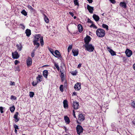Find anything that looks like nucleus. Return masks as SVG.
<instances>
[{"instance_id":"obj_1","label":"nucleus","mask_w":135,"mask_h":135,"mask_svg":"<svg viewBox=\"0 0 135 135\" xmlns=\"http://www.w3.org/2000/svg\"><path fill=\"white\" fill-rule=\"evenodd\" d=\"M96 33L98 37H103L105 35V32L103 29L102 28H99L97 30Z\"/></svg>"},{"instance_id":"obj_2","label":"nucleus","mask_w":135,"mask_h":135,"mask_svg":"<svg viewBox=\"0 0 135 135\" xmlns=\"http://www.w3.org/2000/svg\"><path fill=\"white\" fill-rule=\"evenodd\" d=\"M83 46L85 48V50L89 52L93 51L94 49V46L91 44L84 45Z\"/></svg>"},{"instance_id":"obj_3","label":"nucleus","mask_w":135,"mask_h":135,"mask_svg":"<svg viewBox=\"0 0 135 135\" xmlns=\"http://www.w3.org/2000/svg\"><path fill=\"white\" fill-rule=\"evenodd\" d=\"M76 129L78 134L80 135L83 132V129L82 127L80 125H78L76 128Z\"/></svg>"},{"instance_id":"obj_4","label":"nucleus","mask_w":135,"mask_h":135,"mask_svg":"<svg viewBox=\"0 0 135 135\" xmlns=\"http://www.w3.org/2000/svg\"><path fill=\"white\" fill-rule=\"evenodd\" d=\"M81 84L79 83H78L75 84L74 86V88L76 90H79L81 88Z\"/></svg>"},{"instance_id":"obj_5","label":"nucleus","mask_w":135,"mask_h":135,"mask_svg":"<svg viewBox=\"0 0 135 135\" xmlns=\"http://www.w3.org/2000/svg\"><path fill=\"white\" fill-rule=\"evenodd\" d=\"M12 58L13 59H17L19 57V55L17 51H15L14 52H12Z\"/></svg>"},{"instance_id":"obj_6","label":"nucleus","mask_w":135,"mask_h":135,"mask_svg":"<svg viewBox=\"0 0 135 135\" xmlns=\"http://www.w3.org/2000/svg\"><path fill=\"white\" fill-rule=\"evenodd\" d=\"M84 41L85 42V45L89 44V43L90 41V37L88 35H87L86 37L84 38Z\"/></svg>"},{"instance_id":"obj_7","label":"nucleus","mask_w":135,"mask_h":135,"mask_svg":"<svg viewBox=\"0 0 135 135\" xmlns=\"http://www.w3.org/2000/svg\"><path fill=\"white\" fill-rule=\"evenodd\" d=\"M79 104L78 103L76 102H73V107L75 109H78L79 107Z\"/></svg>"},{"instance_id":"obj_8","label":"nucleus","mask_w":135,"mask_h":135,"mask_svg":"<svg viewBox=\"0 0 135 135\" xmlns=\"http://www.w3.org/2000/svg\"><path fill=\"white\" fill-rule=\"evenodd\" d=\"M125 53L128 57H130L132 54V51L128 49H127L125 51Z\"/></svg>"},{"instance_id":"obj_9","label":"nucleus","mask_w":135,"mask_h":135,"mask_svg":"<svg viewBox=\"0 0 135 135\" xmlns=\"http://www.w3.org/2000/svg\"><path fill=\"white\" fill-rule=\"evenodd\" d=\"M32 59L30 57H28L27 60V66H30L32 64Z\"/></svg>"},{"instance_id":"obj_10","label":"nucleus","mask_w":135,"mask_h":135,"mask_svg":"<svg viewBox=\"0 0 135 135\" xmlns=\"http://www.w3.org/2000/svg\"><path fill=\"white\" fill-rule=\"evenodd\" d=\"M87 9L90 13H93L94 10L93 7L88 5L87 6Z\"/></svg>"},{"instance_id":"obj_11","label":"nucleus","mask_w":135,"mask_h":135,"mask_svg":"<svg viewBox=\"0 0 135 135\" xmlns=\"http://www.w3.org/2000/svg\"><path fill=\"white\" fill-rule=\"evenodd\" d=\"M107 49L108 51L110 52L112 55L114 56L116 55L115 52L114 51L112 50L109 47H108Z\"/></svg>"},{"instance_id":"obj_12","label":"nucleus","mask_w":135,"mask_h":135,"mask_svg":"<svg viewBox=\"0 0 135 135\" xmlns=\"http://www.w3.org/2000/svg\"><path fill=\"white\" fill-rule=\"evenodd\" d=\"M55 54L56 56L54 55L55 57H61V55L60 52L57 50H56L55 52Z\"/></svg>"},{"instance_id":"obj_13","label":"nucleus","mask_w":135,"mask_h":135,"mask_svg":"<svg viewBox=\"0 0 135 135\" xmlns=\"http://www.w3.org/2000/svg\"><path fill=\"white\" fill-rule=\"evenodd\" d=\"M78 119L81 121H82L84 120L85 118L84 116L82 114H81L79 115Z\"/></svg>"},{"instance_id":"obj_14","label":"nucleus","mask_w":135,"mask_h":135,"mask_svg":"<svg viewBox=\"0 0 135 135\" xmlns=\"http://www.w3.org/2000/svg\"><path fill=\"white\" fill-rule=\"evenodd\" d=\"M41 37L40 35H38L35 37L34 40L33 41H38L40 40V38Z\"/></svg>"},{"instance_id":"obj_15","label":"nucleus","mask_w":135,"mask_h":135,"mask_svg":"<svg viewBox=\"0 0 135 135\" xmlns=\"http://www.w3.org/2000/svg\"><path fill=\"white\" fill-rule=\"evenodd\" d=\"M93 17L96 21H98L100 18L99 16L95 14H93Z\"/></svg>"},{"instance_id":"obj_16","label":"nucleus","mask_w":135,"mask_h":135,"mask_svg":"<svg viewBox=\"0 0 135 135\" xmlns=\"http://www.w3.org/2000/svg\"><path fill=\"white\" fill-rule=\"evenodd\" d=\"M73 55L74 56H77L78 54V51L77 50L73 49L72 51Z\"/></svg>"},{"instance_id":"obj_17","label":"nucleus","mask_w":135,"mask_h":135,"mask_svg":"<svg viewBox=\"0 0 135 135\" xmlns=\"http://www.w3.org/2000/svg\"><path fill=\"white\" fill-rule=\"evenodd\" d=\"M64 107L65 108H67L68 107V102L67 100H65L63 101Z\"/></svg>"},{"instance_id":"obj_18","label":"nucleus","mask_w":135,"mask_h":135,"mask_svg":"<svg viewBox=\"0 0 135 135\" xmlns=\"http://www.w3.org/2000/svg\"><path fill=\"white\" fill-rule=\"evenodd\" d=\"M119 5L123 8H126L127 7L126 3L124 2H121L119 4Z\"/></svg>"},{"instance_id":"obj_19","label":"nucleus","mask_w":135,"mask_h":135,"mask_svg":"<svg viewBox=\"0 0 135 135\" xmlns=\"http://www.w3.org/2000/svg\"><path fill=\"white\" fill-rule=\"evenodd\" d=\"M48 71L47 70H45L43 72V75L44 77L46 78H47L48 75Z\"/></svg>"},{"instance_id":"obj_20","label":"nucleus","mask_w":135,"mask_h":135,"mask_svg":"<svg viewBox=\"0 0 135 135\" xmlns=\"http://www.w3.org/2000/svg\"><path fill=\"white\" fill-rule=\"evenodd\" d=\"M26 33L27 36H29L31 34V30H30L27 29L26 31Z\"/></svg>"},{"instance_id":"obj_21","label":"nucleus","mask_w":135,"mask_h":135,"mask_svg":"<svg viewBox=\"0 0 135 135\" xmlns=\"http://www.w3.org/2000/svg\"><path fill=\"white\" fill-rule=\"evenodd\" d=\"M78 28L80 32H81L83 30V28L82 26L80 24L78 26Z\"/></svg>"},{"instance_id":"obj_22","label":"nucleus","mask_w":135,"mask_h":135,"mask_svg":"<svg viewBox=\"0 0 135 135\" xmlns=\"http://www.w3.org/2000/svg\"><path fill=\"white\" fill-rule=\"evenodd\" d=\"M44 20L47 23H48L49 22V19L48 18V17L45 15H44Z\"/></svg>"},{"instance_id":"obj_23","label":"nucleus","mask_w":135,"mask_h":135,"mask_svg":"<svg viewBox=\"0 0 135 135\" xmlns=\"http://www.w3.org/2000/svg\"><path fill=\"white\" fill-rule=\"evenodd\" d=\"M64 119L66 122L67 123H69L70 122L69 119L67 116H64Z\"/></svg>"},{"instance_id":"obj_24","label":"nucleus","mask_w":135,"mask_h":135,"mask_svg":"<svg viewBox=\"0 0 135 135\" xmlns=\"http://www.w3.org/2000/svg\"><path fill=\"white\" fill-rule=\"evenodd\" d=\"M16 46L17 47V49H18L20 51H21L22 46L21 44H17L16 45Z\"/></svg>"},{"instance_id":"obj_25","label":"nucleus","mask_w":135,"mask_h":135,"mask_svg":"<svg viewBox=\"0 0 135 135\" xmlns=\"http://www.w3.org/2000/svg\"><path fill=\"white\" fill-rule=\"evenodd\" d=\"M42 76L41 75H38V76L36 77V79L37 80V82L39 83L41 81V78Z\"/></svg>"},{"instance_id":"obj_26","label":"nucleus","mask_w":135,"mask_h":135,"mask_svg":"<svg viewBox=\"0 0 135 135\" xmlns=\"http://www.w3.org/2000/svg\"><path fill=\"white\" fill-rule=\"evenodd\" d=\"M33 43L35 45H36V48L37 49L39 46L40 45V44L37 41H33Z\"/></svg>"},{"instance_id":"obj_27","label":"nucleus","mask_w":135,"mask_h":135,"mask_svg":"<svg viewBox=\"0 0 135 135\" xmlns=\"http://www.w3.org/2000/svg\"><path fill=\"white\" fill-rule=\"evenodd\" d=\"M102 27L103 28L106 29L107 30H108V26L105 24H103L102 25Z\"/></svg>"},{"instance_id":"obj_28","label":"nucleus","mask_w":135,"mask_h":135,"mask_svg":"<svg viewBox=\"0 0 135 135\" xmlns=\"http://www.w3.org/2000/svg\"><path fill=\"white\" fill-rule=\"evenodd\" d=\"M40 42L41 46H42L44 45V42L43 41V38L42 36H41L40 38Z\"/></svg>"},{"instance_id":"obj_29","label":"nucleus","mask_w":135,"mask_h":135,"mask_svg":"<svg viewBox=\"0 0 135 135\" xmlns=\"http://www.w3.org/2000/svg\"><path fill=\"white\" fill-rule=\"evenodd\" d=\"M15 109V108L14 105L12 106V107H10V110L12 112H13L14 111Z\"/></svg>"},{"instance_id":"obj_30","label":"nucleus","mask_w":135,"mask_h":135,"mask_svg":"<svg viewBox=\"0 0 135 135\" xmlns=\"http://www.w3.org/2000/svg\"><path fill=\"white\" fill-rule=\"evenodd\" d=\"M21 13L25 16H26L27 15V12L25 10H23L21 12Z\"/></svg>"},{"instance_id":"obj_31","label":"nucleus","mask_w":135,"mask_h":135,"mask_svg":"<svg viewBox=\"0 0 135 135\" xmlns=\"http://www.w3.org/2000/svg\"><path fill=\"white\" fill-rule=\"evenodd\" d=\"M131 105L133 108H135V101L132 100L131 101Z\"/></svg>"},{"instance_id":"obj_32","label":"nucleus","mask_w":135,"mask_h":135,"mask_svg":"<svg viewBox=\"0 0 135 135\" xmlns=\"http://www.w3.org/2000/svg\"><path fill=\"white\" fill-rule=\"evenodd\" d=\"M64 73H61V76H61V79L62 81H63L64 79L65 78V77L64 76Z\"/></svg>"},{"instance_id":"obj_33","label":"nucleus","mask_w":135,"mask_h":135,"mask_svg":"<svg viewBox=\"0 0 135 135\" xmlns=\"http://www.w3.org/2000/svg\"><path fill=\"white\" fill-rule=\"evenodd\" d=\"M4 108H5L3 107H0V111L1 113H3V110L4 109Z\"/></svg>"},{"instance_id":"obj_34","label":"nucleus","mask_w":135,"mask_h":135,"mask_svg":"<svg viewBox=\"0 0 135 135\" xmlns=\"http://www.w3.org/2000/svg\"><path fill=\"white\" fill-rule=\"evenodd\" d=\"M34 95V92H30V96L31 98L33 97Z\"/></svg>"},{"instance_id":"obj_35","label":"nucleus","mask_w":135,"mask_h":135,"mask_svg":"<svg viewBox=\"0 0 135 135\" xmlns=\"http://www.w3.org/2000/svg\"><path fill=\"white\" fill-rule=\"evenodd\" d=\"M64 86L63 85H61L60 87V90L61 92H63V91Z\"/></svg>"},{"instance_id":"obj_36","label":"nucleus","mask_w":135,"mask_h":135,"mask_svg":"<svg viewBox=\"0 0 135 135\" xmlns=\"http://www.w3.org/2000/svg\"><path fill=\"white\" fill-rule=\"evenodd\" d=\"M74 4L75 5L79 6V4L78 2V0H74Z\"/></svg>"},{"instance_id":"obj_37","label":"nucleus","mask_w":135,"mask_h":135,"mask_svg":"<svg viewBox=\"0 0 135 135\" xmlns=\"http://www.w3.org/2000/svg\"><path fill=\"white\" fill-rule=\"evenodd\" d=\"M90 27H93L94 28L97 29V27L93 23H92L90 26Z\"/></svg>"},{"instance_id":"obj_38","label":"nucleus","mask_w":135,"mask_h":135,"mask_svg":"<svg viewBox=\"0 0 135 135\" xmlns=\"http://www.w3.org/2000/svg\"><path fill=\"white\" fill-rule=\"evenodd\" d=\"M72 47V45H70L69 46V47L68 48V52H69V51L71 50Z\"/></svg>"},{"instance_id":"obj_39","label":"nucleus","mask_w":135,"mask_h":135,"mask_svg":"<svg viewBox=\"0 0 135 135\" xmlns=\"http://www.w3.org/2000/svg\"><path fill=\"white\" fill-rule=\"evenodd\" d=\"M10 85L11 86H14L15 85V83L14 82L10 81Z\"/></svg>"},{"instance_id":"obj_40","label":"nucleus","mask_w":135,"mask_h":135,"mask_svg":"<svg viewBox=\"0 0 135 135\" xmlns=\"http://www.w3.org/2000/svg\"><path fill=\"white\" fill-rule=\"evenodd\" d=\"M28 8L30 9H31V11H33V8L30 5H28L27 6Z\"/></svg>"},{"instance_id":"obj_41","label":"nucleus","mask_w":135,"mask_h":135,"mask_svg":"<svg viewBox=\"0 0 135 135\" xmlns=\"http://www.w3.org/2000/svg\"><path fill=\"white\" fill-rule=\"evenodd\" d=\"M18 112H16L15 115H14V116L13 117V118H15V117H18Z\"/></svg>"},{"instance_id":"obj_42","label":"nucleus","mask_w":135,"mask_h":135,"mask_svg":"<svg viewBox=\"0 0 135 135\" xmlns=\"http://www.w3.org/2000/svg\"><path fill=\"white\" fill-rule=\"evenodd\" d=\"M14 128H15V129H19L18 126L16 124H15L14 125Z\"/></svg>"},{"instance_id":"obj_43","label":"nucleus","mask_w":135,"mask_h":135,"mask_svg":"<svg viewBox=\"0 0 135 135\" xmlns=\"http://www.w3.org/2000/svg\"><path fill=\"white\" fill-rule=\"evenodd\" d=\"M49 50L50 51V52L53 55H54V51L52 49H49Z\"/></svg>"},{"instance_id":"obj_44","label":"nucleus","mask_w":135,"mask_h":135,"mask_svg":"<svg viewBox=\"0 0 135 135\" xmlns=\"http://www.w3.org/2000/svg\"><path fill=\"white\" fill-rule=\"evenodd\" d=\"M38 83L37 82H33L32 83V85L33 86H35L37 85Z\"/></svg>"},{"instance_id":"obj_45","label":"nucleus","mask_w":135,"mask_h":135,"mask_svg":"<svg viewBox=\"0 0 135 135\" xmlns=\"http://www.w3.org/2000/svg\"><path fill=\"white\" fill-rule=\"evenodd\" d=\"M110 2L113 4H115L116 3L115 0H109Z\"/></svg>"},{"instance_id":"obj_46","label":"nucleus","mask_w":135,"mask_h":135,"mask_svg":"<svg viewBox=\"0 0 135 135\" xmlns=\"http://www.w3.org/2000/svg\"><path fill=\"white\" fill-rule=\"evenodd\" d=\"M14 118L16 119V120H15V122H18L19 120V118H18V117H15V118Z\"/></svg>"},{"instance_id":"obj_47","label":"nucleus","mask_w":135,"mask_h":135,"mask_svg":"<svg viewBox=\"0 0 135 135\" xmlns=\"http://www.w3.org/2000/svg\"><path fill=\"white\" fill-rule=\"evenodd\" d=\"M88 22L89 23H91L92 24L93 23V22L90 19H88Z\"/></svg>"},{"instance_id":"obj_48","label":"nucleus","mask_w":135,"mask_h":135,"mask_svg":"<svg viewBox=\"0 0 135 135\" xmlns=\"http://www.w3.org/2000/svg\"><path fill=\"white\" fill-rule=\"evenodd\" d=\"M69 13L70 15L72 17H73L74 14L73 13L71 12H69Z\"/></svg>"},{"instance_id":"obj_49","label":"nucleus","mask_w":135,"mask_h":135,"mask_svg":"<svg viewBox=\"0 0 135 135\" xmlns=\"http://www.w3.org/2000/svg\"><path fill=\"white\" fill-rule=\"evenodd\" d=\"M18 63H19V61L17 60H15V64L16 65Z\"/></svg>"},{"instance_id":"obj_50","label":"nucleus","mask_w":135,"mask_h":135,"mask_svg":"<svg viewBox=\"0 0 135 135\" xmlns=\"http://www.w3.org/2000/svg\"><path fill=\"white\" fill-rule=\"evenodd\" d=\"M20 26H21V28L23 29H24L25 27L22 24H20Z\"/></svg>"},{"instance_id":"obj_51","label":"nucleus","mask_w":135,"mask_h":135,"mask_svg":"<svg viewBox=\"0 0 135 135\" xmlns=\"http://www.w3.org/2000/svg\"><path fill=\"white\" fill-rule=\"evenodd\" d=\"M71 74L73 75H76V73L73 72H72L71 73Z\"/></svg>"},{"instance_id":"obj_52","label":"nucleus","mask_w":135,"mask_h":135,"mask_svg":"<svg viewBox=\"0 0 135 135\" xmlns=\"http://www.w3.org/2000/svg\"><path fill=\"white\" fill-rule=\"evenodd\" d=\"M34 55L35 53L34 52H33L31 53V56L32 57H33L34 56Z\"/></svg>"},{"instance_id":"obj_53","label":"nucleus","mask_w":135,"mask_h":135,"mask_svg":"<svg viewBox=\"0 0 135 135\" xmlns=\"http://www.w3.org/2000/svg\"><path fill=\"white\" fill-rule=\"evenodd\" d=\"M54 65H55V66L56 67V68H57V67H59V65H58L56 63H55L54 64Z\"/></svg>"},{"instance_id":"obj_54","label":"nucleus","mask_w":135,"mask_h":135,"mask_svg":"<svg viewBox=\"0 0 135 135\" xmlns=\"http://www.w3.org/2000/svg\"><path fill=\"white\" fill-rule=\"evenodd\" d=\"M89 3H91L93 2V0H87Z\"/></svg>"},{"instance_id":"obj_55","label":"nucleus","mask_w":135,"mask_h":135,"mask_svg":"<svg viewBox=\"0 0 135 135\" xmlns=\"http://www.w3.org/2000/svg\"><path fill=\"white\" fill-rule=\"evenodd\" d=\"M73 115L74 117L75 118L76 116L75 114V112H74V110H73Z\"/></svg>"},{"instance_id":"obj_56","label":"nucleus","mask_w":135,"mask_h":135,"mask_svg":"<svg viewBox=\"0 0 135 135\" xmlns=\"http://www.w3.org/2000/svg\"><path fill=\"white\" fill-rule=\"evenodd\" d=\"M81 64H80L78 65V68H79L80 67H81Z\"/></svg>"},{"instance_id":"obj_57","label":"nucleus","mask_w":135,"mask_h":135,"mask_svg":"<svg viewBox=\"0 0 135 135\" xmlns=\"http://www.w3.org/2000/svg\"><path fill=\"white\" fill-rule=\"evenodd\" d=\"M73 95H76V93L75 92H73Z\"/></svg>"},{"instance_id":"obj_58","label":"nucleus","mask_w":135,"mask_h":135,"mask_svg":"<svg viewBox=\"0 0 135 135\" xmlns=\"http://www.w3.org/2000/svg\"><path fill=\"white\" fill-rule=\"evenodd\" d=\"M133 67L134 69L135 70V64H134L133 65Z\"/></svg>"},{"instance_id":"obj_59","label":"nucleus","mask_w":135,"mask_h":135,"mask_svg":"<svg viewBox=\"0 0 135 135\" xmlns=\"http://www.w3.org/2000/svg\"><path fill=\"white\" fill-rule=\"evenodd\" d=\"M57 69V70H58V71H59V67H57V68H56Z\"/></svg>"},{"instance_id":"obj_60","label":"nucleus","mask_w":135,"mask_h":135,"mask_svg":"<svg viewBox=\"0 0 135 135\" xmlns=\"http://www.w3.org/2000/svg\"><path fill=\"white\" fill-rule=\"evenodd\" d=\"M17 129H15V132L16 133H17Z\"/></svg>"},{"instance_id":"obj_61","label":"nucleus","mask_w":135,"mask_h":135,"mask_svg":"<svg viewBox=\"0 0 135 135\" xmlns=\"http://www.w3.org/2000/svg\"><path fill=\"white\" fill-rule=\"evenodd\" d=\"M76 16H74V19H75L76 18Z\"/></svg>"},{"instance_id":"obj_62","label":"nucleus","mask_w":135,"mask_h":135,"mask_svg":"<svg viewBox=\"0 0 135 135\" xmlns=\"http://www.w3.org/2000/svg\"><path fill=\"white\" fill-rule=\"evenodd\" d=\"M60 72H61V73H63V71H62L61 70L60 71Z\"/></svg>"},{"instance_id":"obj_63","label":"nucleus","mask_w":135,"mask_h":135,"mask_svg":"<svg viewBox=\"0 0 135 135\" xmlns=\"http://www.w3.org/2000/svg\"><path fill=\"white\" fill-rule=\"evenodd\" d=\"M13 97H15L14 96H11V98H12Z\"/></svg>"},{"instance_id":"obj_64","label":"nucleus","mask_w":135,"mask_h":135,"mask_svg":"<svg viewBox=\"0 0 135 135\" xmlns=\"http://www.w3.org/2000/svg\"><path fill=\"white\" fill-rule=\"evenodd\" d=\"M104 13H103V14H102V15L103 16H104Z\"/></svg>"}]
</instances>
